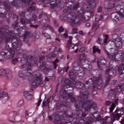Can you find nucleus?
<instances>
[{"label":"nucleus","mask_w":124,"mask_h":124,"mask_svg":"<svg viewBox=\"0 0 124 124\" xmlns=\"http://www.w3.org/2000/svg\"><path fill=\"white\" fill-rule=\"evenodd\" d=\"M80 95L78 98L79 104L84 108L85 111H87L92 107L94 109L96 108V104L92 100L89 101V95L90 93L87 91L85 92H80Z\"/></svg>","instance_id":"nucleus-1"},{"label":"nucleus","mask_w":124,"mask_h":124,"mask_svg":"<svg viewBox=\"0 0 124 124\" xmlns=\"http://www.w3.org/2000/svg\"><path fill=\"white\" fill-rule=\"evenodd\" d=\"M85 12L84 10L82 8L75 16L70 15V16L68 17L69 22L71 23V25L72 26L78 23L80 20L85 22L89 20L90 17L89 16H84V14Z\"/></svg>","instance_id":"nucleus-2"},{"label":"nucleus","mask_w":124,"mask_h":124,"mask_svg":"<svg viewBox=\"0 0 124 124\" xmlns=\"http://www.w3.org/2000/svg\"><path fill=\"white\" fill-rule=\"evenodd\" d=\"M32 56L31 55H29L27 58V61L26 63L21 66L22 69L23 68L26 67L27 69H29L31 67V63L34 66L36 65L37 59L35 58H32Z\"/></svg>","instance_id":"nucleus-3"},{"label":"nucleus","mask_w":124,"mask_h":124,"mask_svg":"<svg viewBox=\"0 0 124 124\" xmlns=\"http://www.w3.org/2000/svg\"><path fill=\"white\" fill-rule=\"evenodd\" d=\"M35 75V80L32 82L31 85L33 87H35L39 86L42 81V77L41 74L39 72L36 73L34 72V74Z\"/></svg>","instance_id":"nucleus-4"},{"label":"nucleus","mask_w":124,"mask_h":124,"mask_svg":"<svg viewBox=\"0 0 124 124\" xmlns=\"http://www.w3.org/2000/svg\"><path fill=\"white\" fill-rule=\"evenodd\" d=\"M11 35L12 36H11V39H10V40L11 39V41L12 45L16 49L17 48L19 47L22 45V40H21L20 41L18 40L17 39L13 36V34L12 33Z\"/></svg>","instance_id":"nucleus-5"},{"label":"nucleus","mask_w":124,"mask_h":124,"mask_svg":"<svg viewBox=\"0 0 124 124\" xmlns=\"http://www.w3.org/2000/svg\"><path fill=\"white\" fill-rule=\"evenodd\" d=\"M121 17L122 18L124 17V15L123 14L116 12L112 13L111 16V18L114 21H118Z\"/></svg>","instance_id":"nucleus-6"},{"label":"nucleus","mask_w":124,"mask_h":124,"mask_svg":"<svg viewBox=\"0 0 124 124\" xmlns=\"http://www.w3.org/2000/svg\"><path fill=\"white\" fill-rule=\"evenodd\" d=\"M94 81V84L92 88L93 90H95V88H97L98 89H101L103 87H104L103 81Z\"/></svg>","instance_id":"nucleus-7"},{"label":"nucleus","mask_w":124,"mask_h":124,"mask_svg":"<svg viewBox=\"0 0 124 124\" xmlns=\"http://www.w3.org/2000/svg\"><path fill=\"white\" fill-rule=\"evenodd\" d=\"M92 81V78L90 79L89 80L87 81L85 84H83L81 82L77 81L75 82L76 86L77 88L79 89H80L82 87H84L85 89H87L88 87L86 88L85 85V84H88L89 82H91Z\"/></svg>","instance_id":"nucleus-8"},{"label":"nucleus","mask_w":124,"mask_h":124,"mask_svg":"<svg viewBox=\"0 0 124 124\" xmlns=\"http://www.w3.org/2000/svg\"><path fill=\"white\" fill-rule=\"evenodd\" d=\"M70 90H64L63 94H64V93H66V94L68 95V98H70L71 99H70V101L71 102H74L76 101L73 95V94L72 91L71 90V92H69L68 91Z\"/></svg>","instance_id":"nucleus-9"},{"label":"nucleus","mask_w":124,"mask_h":124,"mask_svg":"<svg viewBox=\"0 0 124 124\" xmlns=\"http://www.w3.org/2000/svg\"><path fill=\"white\" fill-rule=\"evenodd\" d=\"M11 33H9L5 35L1 34L0 36V42L4 40L6 41H8L11 39Z\"/></svg>","instance_id":"nucleus-10"},{"label":"nucleus","mask_w":124,"mask_h":124,"mask_svg":"<svg viewBox=\"0 0 124 124\" xmlns=\"http://www.w3.org/2000/svg\"><path fill=\"white\" fill-rule=\"evenodd\" d=\"M32 37V34L31 32H25L23 37H22L23 39L22 40L27 41L28 40L27 38L28 37L31 38Z\"/></svg>","instance_id":"nucleus-11"},{"label":"nucleus","mask_w":124,"mask_h":124,"mask_svg":"<svg viewBox=\"0 0 124 124\" xmlns=\"http://www.w3.org/2000/svg\"><path fill=\"white\" fill-rule=\"evenodd\" d=\"M113 41L114 42L115 46L116 47L120 48L122 45V42L119 38H115L114 40Z\"/></svg>","instance_id":"nucleus-12"},{"label":"nucleus","mask_w":124,"mask_h":124,"mask_svg":"<svg viewBox=\"0 0 124 124\" xmlns=\"http://www.w3.org/2000/svg\"><path fill=\"white\" fill-rule=\"evenodd\" d=\"M115 6L114 3H112V1L108 2L105 5V8L107 9L108 11L112 10V8L114 7Z\"/></svg>","instance_id":"nucleus-13"},{"label":"nucleus","mask_w":124,"mask_h":124,"mask_svg":"<svg viewBox=\"0 0 124 124\" xmlns=\"http://www.w3.org/2000/svg\"><path fill=\"white\" fill-rule=\"evenodd\" d=\"M86 54L84 53L80 54L78 57V59L77 60V62L79 63L80 64L81 62L82 61L85 60H86Z\"/></svg>","instance_id":"nucleus-14"},{"label":"nucleus","mask_w":124,"mask_h":124,"mask_svg":"<svg viewBox=\"0 0 124 124\" xmlns=\"http://www.w3.org/2000/svg\"><path fill=\"white\" fill-rule=\"evenodd\" d=\"M106 53L107 54L108 57L111 60L115 61L116 59V54L115 53L109 54L106 50H105Z\"/></svg>","instance_id":"nucleus-15"},{"label":"nucleus","mask_w":124,"mask_h":124,"mask_svg":"<svg viewBox=\"0 0 124 124\" xmlns=\"http://www.w3.org/2000/svg\"><path fill=\"white\" fill-rule=\"evenodd\" d=\"M6 97V99L7 100L9 98L8 93L5 91H0V98L3 97Z\"/></svg>","instance_id":"nucleus-16"},{"label":"nucleus","mask_w":124,"mask_h":124,"mask_svg":"<svg viewBox=\"0 0 124 124\" xmlns=\"http://www.w3.org/2000/svg\"><path fill=\"white\" fill-rule=\"evenodd\" d=\"M37 66L38 67L42 70H45L46 68L45 63L43 62L42 60H41L38 62Z\"/></svg>","instance_id":"nucleus-17"},{"label":"nucleus","mask_w":124,"mask_h":124,"mask_svg":"<svg viewBox=\"0 0 124 124\" xmlns=\"http://www.w3.org/2000/svg\"><path fill=\"white\" fill-rule=\"evenodd\" d=\"M5 76L6 79L9 80H10L13 78L11 72L10 71L8 70L7 71Z\"/></svg>","instance_id":"nucleus-18"},{"label":"nucleus","mask_w":124,"mask_h":124,"mask_svg":"<svg viewBox=\"0 0 124 124\" xmlns=\"http://www.w3.org/2000/svg\"><path fill=\"white\" fill-rule=\"evenodd\" d=\"M92 81H103L102 80V76L101 74H99L97 77H93Z\"/></svg>","instance_id":"nucleus-19"},{"label":"nucleus","mask_w":124,"mask_h":124,"mask_svg":"<svg viewBox=\"0 0 124 124\" xmlns=\"http://www.w3.org/2000/svg\"><path fill=\"white\" fill-rule=\"evenodd\" d=\"M24 95L26 98L28 100H31L32 98V95L28 93L27 91H24L23 93Z\"/></svg>","instance_id":"nucleus-20"},{"label":"nucleus","mask_w":124,"mask_h":124,"mask_svg":"<svg viewBox=\"0 0 124 124\" xmlns=\"http://www.w3.org/2000/svg\"><path fill=\"white\" fill-rule=\"evenodd\" d=\"M54 119L53 121V122L54 124L58 123L60 120L59 116L56 113H54Z\"/></svg>","instance_id":"nucleus-21"},{"label":"nucleus","mask_w":124,"mask_h":124,"mask_svg":"<svg viewBox=\"0 0 124 124\" xmlns=\"http://www.w3.org/2000/svg\"><path fill=\"white\" fill-rule=\"evenodd\" d=\"M106 63V61L104 59H99L98 61V65L100 66L101 65H102V66H104Z\"/></svg>","instance_id":"nucleus-22"},{"label":"nucleus","mask_w":124,"mask_h":124,"mask_svg":"<svg viewBox=\"0 0 124 124\" xmlns=\"http://www.w3.org/2000/svg\"><path fill=\"white\" fill-rule=\"evenodd\" d=\"M26 2L28 3V6L30 9H31L32 10L35 9L34 7H32L33 5L34 4L32 1H31L30 0H26Z\"/></svg>","instance_id":"nucleus-23"},{"label":"nucleus","mask_w":124,"mask_h":124,"mask_svg":"<svg viewBox=\"0 0 124 124\" xmlns=\"http://www.w3.org/2000/svg\"><path fill=\"white\" fill-rule=\"evenodd\" d=\"M116 93V90L115 89H111L109 92L108 95L111 97H115Z\"/></svg>","instance_id":"nucleus-24"},{"label":"nucleus","mask_w":124,"mask_h":124,"mask_svg":"<svg viewBox=\"0 0 124 124\" xmlns=\"http://www.w3.org/2000/svg\"><path fill=\"white\" fill-rule=\"evenodd\" d=\"M118 71L120 73L124 72V63L123 64H122L119 66L118 68Z\"/></svg>","instance_id":"nucleus-25"},{"label":"nucleus","mask_w":124,"mask_h":124,"mask_svg":"<svg viewBox=\"0 0 124 124\" xmlns=\"http://www.w3.org/2000/svg\"><path fill=\"white\" fill-rule=\"evenodd\" d=\"M9 53L10 54L8 57L9 58H13V56L15 55V52L14 50L12 49H11L10 51H9Z\"/></svg>","instance_id":"nucleus-26"},{"label":"nucleus","mask_w":124,"mask_h":124,"mask_svg":"<svg viewBox=\"0 0 124 124\" xmlns=\"http://www.w3.org/2000/svg\"><path fill=\"white\" fill-rule=\"evenodd\" d=\"M7 31V29L5 30L3 27H2L0 28V33L1 34H7L6 32Z\"/></svg>","instance_id":"nucleus-27"},{"label":"nucleus","mask_w":124,"mask_h":124,"mask_svg":"<svg viewBox=\"0 0 124 124\" xmlns=\"http://www.w3.org/2000/svg\"><path fill=\"white\" fill-rule=\"evenodd\" d=\"M93 53H95L96 52H97L98 53L100 54V50L98 48L96 47V46H94L93 47Z\"/></svg>","instance_id":"nucleus-28"},{"label":"nucleus","mask_w":124,"mask_h":124,"mask_svg":"<svg viewBox=\"0 0 124 124\" xmlns=\"http://www.w3.org/2000/svg\"><path fill=\"white\" fill-rule=\"evenodd\" d=\"M77 114L78 116H79L80 117H85L86 115V114L83 113L82 110H80L78 111Z\"/></svg>","instance_id":"nucleus-29"},{"label":"nucleus","mask_w":124,"mask_h":124,"mask_svg":"<svg viewBox=\"0 0 124 124\" xmlns=\"http://www.w3.org/2000/svg\"><path fill=\"white\" fill-rule=\"evenodd\" d=\"M49 101L48 99H47L45 101H44L42 103V106L43 107H46L47 105H48V108H49Z\"/></svg>","instance_id":"nucleus-30"},{"label":"nucleus","mask_w":124,"mask_h":124,"mask_svg":"<svg viewBox=\"0 0 124 124\" xmlns=\"http://www.w3.org/2000/svg\"><path fill=\"white\" fill-rule=\"evenodd\" d=\"M7 71L4 69L1 70H0V75L3 76H5L6 73V71Z\"/></svg>","instance_id":"nucleus-31"},{"label":"nucleus","mask_w":124,"mask_h":124,"mask_svg":"<svg viewBox=\"0 0 124 124\" xmlns=\"http://www.w3.org/2000/svg\"><path fill=\"white\" fill-rule=\"evenodd\" d=\"M69 74L70 78L71 79H73L75 78L76 75L73 72H70Z\"/></svg>","instance_id":"nucleus-32"},{"label":"nucleus","mask_w":124,"mask_h":124,"mask_svg":"<svg viewBox=\"0 0 124 124\" xmlns=\"http://www.w3.org/2000/svg\"><path fill=\"white\" fill-rule=\"evenodd\" d=\"M3 3L4 6L6 7L7 11H8L10 10V7L9 5L6 2L3 1Z\"/></svg>","instance_id":"nucleus-33"},{"label":"nucleus","mask_w":124,"mask_h":124,"mask_svg":"<svg viewBox=\"0 0 124 124\" xmlns=\"http://www.w3.org/2000/svg\"><path fill=\"white\" fill-rule=\"evenodd\" d=\"M21 23L22 24H26L29 23L30 22V20L25 21L22 18L21 19Z\"/></svg>","instance_id":"nucleus-34"},{"label":"nucleus","mask_w":124,"mask_h":124,"mask_svg":"<svg viewBox=\"0 0 124 124\" xmlns=\"http://www.w3.org/2000/svg\"><path fill=\"white\" fill-rule=\"evenodd\" d=\"M18 76H19L21 78H25L26 76V74L24 75L22 72V71H19L18 73Z\"/></svg>","instance_id":"nucleus-35"},{"label":"nucleus","mask_w":124,"mask_h":124,"mask_svg":"<svg viewBox=\"0 0 124 124\" xmlns=\"http://www.w3.org/2000/svg\"><path fill=\"white\" fill-rule=\"evenodd\" d=\"M124 88V85H119L118 87H117L118 91L119 92H121Z\"/></svg>","instance_id":"nucleus-36"},{"label":"nucleus","mask_w":124,"mask_h":124,"mask_svg":"<svg viewBox=\"0 0 124 124\" xmlns=\"http://www.w3.org/2000/svg\"><path fill=\"white\" fill-rule=\"evenodd\" d=\"M106 83L104 85V87H106V86L107 85V84L110 81V77L108 75L106 77Z\"/></svg>","instance_id":"nucleus-37"},{"label":"nucleus","mask_w":124,"mask_h":124,"mask_svg":"<svg viewBox=\"0 0 124 124\" xmlns=\"http://www.w3.org/2000/svg\"><path fill=\"white\" fill-rule=\"evenodd\" d=\"M88 3H89V4H88L92 8H94L95 7L96 4L95 2L93 1H92L91 0V1H90V2H89Z\"/></svg>","instance_id":"nucleus-38"},{"label":"nucleus","mask_w":124,"mask_h":124,"mask_svg":"<svg viewBox=\"0 0 124 124\" xmlns=\"http://www.w3.org/2000/svg\"><path fill=\"white\" fill-rule=\"evenodd\" d=\"M28 79L30 81H32V82H34V81L35 80V78L34 75H30L28 78Z\"/></svg>","instance_id":"nucleus-39"},{"label":"nucleus","mask_w":124,"mask_h":124,"mask_svg":"<svg viewBox=\"0 0 124 124\" xmlns=\"http://www.w3.org/2000/svg\"><path fill=\"white\" fill-rule=\"evenodd\" d=\"M102 15L100 16L97 15H95V19L96 21H98L99 20H102Z\"/></svg>","instance_id":"nucleus-40"},{"label":"nucleus","mask_w":124,"mask_h":124,"mask_svg":"<svg viewBox=\"0 0 124 124\" xmlns=\"http://www.w3.org/2000/svg\"><path fill=\"white\" fill-rule=\"evenodd\" d=\"M68 79L67 78H66L65 80V84L63 86L62 85V86H63L64 88H66V87L67 85H68L69 84V83L68 82Z\"/></svg>","instance_id":"nucleus-41"},{"label":"nucleus","mask_w":124,"mask_h":124,"mask_svg":"<svg viewBox=\"0 0 124 124\" xmlns=\"http://www.w3.org/2000/svg\"><path fill=\"white\" fill-rule=\"evenodd\" d=\"M116 106V105L115 104V103H112L111 107L109 108L110 111V112H112Z\"/></svg>","instance_id":"nucleus-42"},{"label":"nucleus","mask_w":124,"mask_h":124,"mask_svg":"<svg viewBox=\"0 0 124 124\" xmlns=\"http://www.w3.org/2000/svg\"><path fill=\"white\" fill-rule=\"evenodd\" d=\"M119 78L123 80L124 79V72L120 73H119Z\"/></svg>","instance_id":"nucleus-43"},{"label":"nucleus","mask_w":124,"mask_h":124,"mask_svg":"<svg viewBox=\"0 0 124 124\" xmlns=\"http://www.w3.org/2000/svg\"><path fill=\"white\" fill-rule=\"evenodd\" d=\"M19 2L18 0H15L10 5H13L14 6H16L17 5L18 3Z\"/></svg>","instance_id":"nucleus-44"},{"label":"nucleus","mask_w":124,"mask_h":124,"mask_svg":"<svg viewBox=\"0 0 124 124\" xmlns=\"http://www.w3.org/2000/svg\"><path fill=\"white\" fill-rule=\"evenodd\" d=\"M79 3H75L74 6L73 7H72V8L73 9H75L79 7Z\"/></svg>","instance_id":"nucleus-45"},{"label":"nucleus","mask_w":124,"mask_h":124,"mask_svg":"<svg viewBox=\"0 0 124 124\" xmlns=\"http://www.w3.org/2000/svg\"><path fill=\"white\" fill-rule=\"evenodd\" d=\"M78 29L75 27H73L72 29V31L71 32L72 34H74L77 33V31Z\"/></svg>","instance_id":"nucleus-46"},{"label":"nucleus","mask_w":124,"mask_h":124,"mask_svg":"<svg viewBox=\"0 0 124 124\" xmlns=\"http://www.w3.org/2000/svg\"><path fill=\"white\" fill-rule=\"evenodd\" d=\"M69 46H67V45H66V47L67 48V50H68L70 49V48L71 47V48L74 49V45H68Z\"/></svg>","instance_id":"nucleus-47"},{"label":"nucleus","mask_w":124,"mask_h":124,"mask_svg":"<svg viewBox=\"0 0 124 124\" xmlns=\"http://www.w3.org/2000/svg\"><path fill=\"white\" fill-rule=\"evenodd\" d=\"M98 26L97 24L94 23L93 25L92 29L95 30L98 28Z\"/></svg>","instance_id":"nucleus-48"},{"label":"nucleus","mask_w":124,"mask_h":124,"mask_svg":"<svg viewBox=\"0 0 124 124\" xmlns=\"http://www.w3.org/2000/svg\"><path fill=\"white\" fill-rule=\"evenodd\" d=\"M122 116V115L119 114V113H116L115 115L116 118L117 120H118Z\"/></svg>","instance_id":"nucleus-49"},{"label":"nucleus","mask_w":124,"mask_h":124,"mask_svg":"<svg viewBox=\"0 0 124 124\" xmlns=\"http://www.w3.org/2000/svg\"><path fill=\"white\" fill-rule=\"evenodd\" d=\"M23 103V100H20L17 103V106L20 107L22 105Z\"/></svg>","instance_id":"nucleus-50"},{"label":"nucleus","mask_w":124,"mask_h":124,"mask_svg":"<svg viewBox=\"0 0 124 124\" xmlns=\"http://www.w3.org/2000/svg\"><path fill=\"white\" fill-rule=\"evenodd\" d=\"M119 110L121 112V113H120L121 114L123 115L124 114V107H122L120 108H118Z\"/></svg>","instance_id":"nucleus-51"},{"label":"nucleus","mask_w":124,"mask_h":124,"mask_svg":"<svg viewBox=\"0 0 124 124\" xmlns=\"http://www.w3.org/2000/svg\"><path fill=\"white\" fill-rule=\"evenodd\" d=\"M115 118V114H114L111 117V119L112 122L116 120Z\"/></svg>","instance_id":"nucleus-52"},{"label":"nucleus","mask_w":124,"mask_h":124,"mask_svg":"<svg viewBox=\"0 0 124 124\" xmlns=\"http://www.w3.org/2000/svg\"><path fill=\"white\" fill-rule=\"evenodd\" d=\"M5 57V55L0 54V61H3L4 60Z\"/></svg>","instance_id":"nucleus-53"},{"label":"nucleus","mask_w":124,"mask_h":124,"mask_svg":"<svg viewBox=\"0 0 124 124\" xmlns=\"http://www.w3.org/2000/svg\"><path fill=\"white\" fill-rule=\"evenodd\" d=\"M105 38L104 39V42L105 43H107V40L108 38V35L106 34L105 35Z\"/></svg>","instance_id":"nucleus-54"},{"label":"nucleus","mask_w":124,"mask_h":124,"mask_svg":"<svg viewBox=\"0 0 124 124\" xmlns=\"http://www.w3.org/2000/svg\"><path fill=\"white\" fill-rule=\"evenodd\" d=\"M57 6V4L56 3H54L53 4H51V7L52 8H54Z\"/></svg>","instance_id":"nucleus-55"},{"label":"nucleus","mask_w":124,"mask_h":124,"mask_svg":"<svg viewBox=\"0 0 124 124\" xmlns=\"http://www.w3.org/2000/svg\"><path fill=\"white\" fill-rule=\"evenodd\" d=\"M13 16L14 17L13 18V20L14 21L16 22L18 16L14 14V15Z\"/></svg>","instance_id":"nucleus-56"},{"label":"nucleus","mask_w":124,"mask_h":124,"mask_svg":"<svg viewBox=\"0 0 124 124\" xmlns=\"http://www.w3.org/2000/svg\"><path fill=\"white\" fill-rule=\"evenodd\" d=\"M63 31V28L62 26H61L58 29V31L59 32H61Z\"/></svg>","instance_id":"nucleus-57"},{"label":"nucleus","mask_w":124,"mask_h":124,"mask_svg":"<svg viewBox=\"0 0 124 124\" xmlns=\"http://www.w3.org/2000/svg\"><path fill=\"white\" fill-rule=\"evenodd\" d=\"M112 103V102L109 101H106V104L107 105H109Z\"/></svg>","instance_id":"nucleus-58"},{"label":"nucleus","mask_w":124,"mask_h":124,"mask_svg":"<svg viewBox=\"0 0 124 124\" xmlns=\"http://www.w3.org/2000/svg\"><path fill=\"white\" fill-rule=\"evenodd\" d=\"M25 114L26 115V116L25 117V118L26 119L28 118V116L29 114V112L27 110H26L25 111Z\"/></svg>","instance_id":"nucleus-59"},{"label":"nucleus","mask_w":124,"mask_h":124,"mask_svg":"<svg viewBox=\"0 0 124 124\" xmlns=\"http://www.w3.org/2000/svg\"><path fill=\"white\" fill-rule=\"evenodd\" d=\"M117 112V113H119V114L122 115V114H121L120 113H121V112L120 110L118 108H117L116 110V111L115 112V113H116Z\"/></svg>","instance_id":"nucleus-60"},{"label":"nucleus","mask_w":124,"mask_h":124,"mask_svg":"<svg viewBox=\"0 0 124 124\" xmlns=\"http://www.w3.org/2000/svg\"><path fill=\"white\" fill-rule=\"evenodd\" d=\"M124 35H123L122 37L119 38L120 39V40L122 42L124 43V34H123Z\"/></svg>","instance_id":"nucleus-61"},{"label":"nucleus","mask_w":124,"mask_h":124,"mask_svg":"<svg viewBox=\"0 0 124 124\" xmlns=\"http://www.w3.org/2000/svg\"><path fill=\"white\" fill-rule=\"evenodd\" d=\"M102 19H106L108 16L107 15H102Z\"/></svg>","instance_id":"nucleus-62"},{"label":"nucleus","mask_w":124,"mask_h":124,"mask_svg":"<svg viewBox=\"0 0 124 124\" xmlns=\"http://www.w3.org/2000/svg\"><path fill=\"white\" fill-rule=\"evenodd\" d=\"M102 8L101 7H100L97 9V11L98 12H101L102 11Z\"/></svg>","instance_id":"nucleus-63"},{"label":"nucleus","mask_w":124,"mask_h":124,"mask_svg":"<svg viewBox=\"0 0 124 124\" xmlns=\"http://www.w3.org/2000/svg\"><path fill=\"white\" fill-rule=\"evenodd\" d=\"M17 61V59L16 58H15L14 59L12 60V62L13 64H15L16 63Z\"/></svg>","instance_id":"nucleus-64"}]
</instances>
